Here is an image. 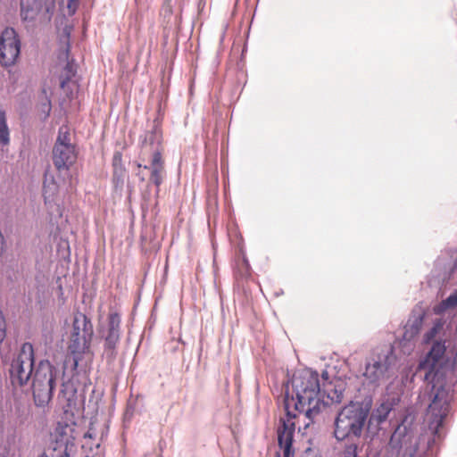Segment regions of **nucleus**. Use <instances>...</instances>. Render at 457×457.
Segmentation results:
<instances>
[{
    "label": "nucleus",
    "mask_w": 457,
    "mask_h": 457,
    "mask_svg": "<svg viewBox=\"0 0 457 457\" xmlns=\"http://www.w3.org/2000/svg\"><path fill=\"white\" fill-rule=\"evenodd\" d=\"M294 395L285 400L286 416L281 419L282 428H295L299 421L304 422L308 428L314 423L317 414L322 407L342 400V393L332 388V385H322L319 374L309 369L297 370L291 380Z\"/></svg>",
    "instance_id": "obj_1"
},
{
    "label": "nucleus",
    "mask_w": 457,
    "mask_h": 457,
    "mask_svg": "<svg viewBox=\"0 0 457 457\" xmlns=\"http://www.w3.org/2000/svg\"><path fill=\"white\" fill-rule=\"evenodd\" d=\"M445 353V340L436 341L418 366V370L426 371L424 379L432 384L435 391L425 416L428 428H440L449 413L453 371Z\"/></svg>",
    "instance_id": "obj_2"
},
{
    "label": "nucleus",
    "mask_w": 457,
    "mask_h": 457,
    "mask_svg": "<svg viewBox=\"0 0 457 457\" xmlns=\"http://www.w3.org/2000/svg\"><path fill=\"white\" fill-rule=\"evenodd\" d=\"M56 380V370L46 360L39 361L32 377V390L35 403L45 407L53 396Z\"/></svg>",
    "instance_id": "obj_3"
},
{
    "label": "nucleus",
    "mask_w": 457,
    "mask_h": 457,
    "mask_svg": "<svg viewBox=\"0 0 457 457\" xmlns=\"http://www.w3.org/2000/svg\"><path fill=\"white\" fill-rule=\"evenodd\" d=\"M59 400L62 404L64 428L79 426L80 411L84 406V397L79 395L73 384L63 382L59 395Z\"/></svg>",
    "instance_id": "obj_4"
},
{
    "label": "nucleus",
    "mask_w": 457,
    "mask_h": 457,
    "mask_svg": "<svg viewBox=\"0 0 457 457\" xmlns=\"http://www.w3.org/2000/svg\"><path fill=\"white\" fill-rule=\"evenodd\" d=\"M77 160L75 145L71 141L68 127L59 129L58 137L53 149V162L58 171L69 170Z\"/></svg>",
    "instance_id": "obj_5"
},
{
    "label": "nucleus",
    "mask_w": 457,
    "mask_h": 457,
    "mask_svg": "<svg viewBox=\"0 0 457 457\" xmlns=\"http://www.w3.org/2000/svg\"><path fill=\"white\" fill-rule=\"evenodd\" d=\"M34 370V350L30 343H24L19 355L11 365V377L13 383L21 386L26 384L32 377Z\"/></svg>",
    "instance_id": "obj_6"
},
{
    "label": "nucleus",
    "mask_w": 457,
    "mask_h": 457,
    "mask_svg": "<svg viewBox=\"0 0 457 457\" xmlns=\"http://www.w3.org/2000/svg\"><path fill=\"white\" fill-rule=\"evenodd\" d=\"M395 357L390 350L374 353L366 363L363 376L370 384H379L389 377Z\"/></svg>",
    "instance_id": "obj_7"
},
{
    "label": "nucleus",
    "mask_w": 457,
    "mask_h": 457,
    "mask_svg": "<svg viewBox=\"0 0 457 457\" xmlns=\"http://www.w3.org/2000/svg\"><path fill=\"white\" fill-rule=\"evenodd\" d=\"M54 9L55 0H21V15L25 21L47 22Z\"/></svg>",
    "instance_id": "obj_8"
},
{
    "label": "nucleus",
    "mask_w": 457,
    "mask_h": 457,
    "mask_svg": "<svg viewBox=\"0 0 457 457\" xmlns=\"http://www.w3.org/2000/svg\"><path fill=\"white\" fill-rule=\"evenodd\" d=\"M368 413L369 408H364L359 403H351L338 413L335 421L336 428H363Z\"/></svg>",
    "instance_id": "obj_9"
},
{
    "label": "nucleus",
    "mask_w": 457,
    "mask_h": 457,
    "mask_svg": "<svg viewBox=\"0 0 457 457\" xmlns=\"http://www.w3.org/2000/svg\"><path fill=\"white\" fill-rule=\"evenodd\" d=\"M21 42L16 31L6 28L0 36V62L3 66L14 64L20 55Z\"/></svg>",
    "instance_id": "obj_10"
},
{
    "label": "nucleus",
    "mask_w": 457,
    "mask_h": 457,
    "mask_svg": "<svg viewBox=\"0 0 457 457\" xmlns=\"http://www.w3.org/2000/svg\"><path fill=\"white\" fill-rule=\"evenodd\" d=\"M399 402L400 398L396 395L385 397L380 404L372 411L367 428L378 427L384 423L391 413L395 414V406Z\"/></svg>",
    "instance_id": "obj_11"
},
{
    "label": "nucleus",
    "mask_w": 457,
    "mask_h": 457,
    "mask_svg": "<svg viewBox=\"0 0 457 457\" xmlns=\"http://www.w3.org/2000/svg\"><path fill=\"white\" fill-rule=\"evenodd\" d=\"M120 318L118 313L111 312L108 315L106 328L102 329V336L104 337L105 352L110 356H113L114 349L120 339Z\"/></svg>",
    "instance_id": "obj_12"
},
{
    "label": "nucleus",
    "mask_w": 457,
    "mask_h": 457,
    "mask_svg": "<svg viewBox=\"0 0 457 457\" xmlns=\"http://www.w3.org/2000/svg\"><path fill=\"white\" fill-rule=\"evenodd\" d=\"M446 337L445 321L436 320L433 327L424 335V342L434 344L436 341H444Z\"/></svg>",
    "instance_id": "obj_13"
},
{
    "label": "nucleus",
    "mask_w": 457,
    "mask_h": 457,
    "mask_svg": "<svg viewBox=\"0 0 457 457\" xmlns=\"http://www.w3.org/2000/svg\"><path fill=\"white\" fill-rule=\"evenodd\" d=\"M92 337H88V332L82 334L71 333L69 349L73 353L85 352L89 347Z\"/></svg>",
    "instance_id": "obj_14"
},
{
    "label": "nucleus",
    "mask_w": 457,
    "mask_h": 457,
    "mask_svg": "<svg viewBox=\"0 0 457 457\" xmlns=\"http://www.w3.org/2000/svg\"><path fill=\"white\" fill-rule=\"evenodd\" d=\"M293 438L294 430H279L278 440L283 457H294Z\"/></svg>",
    "instance_id": "obj_15"
},
{
    "label": "nucleus",
    "mask_w": 457,
    "mask_h": 457,
    "mask_svg": "<svg viewBox=\"0 0 457 457\" xmlns=\"http://www.w3.org/2000/svg\"><path fill=\"white\" fill-rule=\"evenodd\" d=\"M61 439H58V436H55L56 441L52 444L51 451L49 455H43L40 457H71L70 452L71 451L72 446L69 445L67 442L63 440V433H60Z\"/></svg>",
    "instance_id": "obj_16"
},
{
    "label": "nucleus",
    "mask_w": 457,
    "mask_h": 457,
    "mask_svg": "<svg viewBox=\"0 0 457 457\" xmlns=\"http://www.w3.org/2000/svg\"><path fill=\"white\" fill-rule=\"evenodd\" d=\"M140 141L143 148H146L149 145L154 152L155 149H160L162 133L158 128L154 127L152 130L145 132L141 137Z\"/></svg>",
    "instance_id": "obj_17"
},
{
    "label": "nucleus",
    "mask_w": 457,
    "mask_h": 457,
    "mask_svg": "<svg viewBox=\"0 0 457 457\" xmlns=\"http://www.w3.org/2000/svg\"><path fill=\"white\" fill-rule=\"evenodd\" d=\"M86 332H88V337L93 336L92 324L84 314L79 313L75 316L73 320L72 333L83 335L84 333L86 334Z\"/></svg>",
    "instance_id": "obj_18"
},
{
    "label": "nucleus",
    "mask_w": 457,
    "mask_h": 457,
    "mask_svg": "<svg viewBox=\"0 0 457 457\" xmlns=\"http://www.w3.org/2000/svg\"><path fill=\"white\" fill-rule=\"evenodd\" d=\"M44 197L46 200H53L59 191V186L54 180V176L46 175L44 181Z\"/></svg>",
    "instance_id": "obj_19"
},
{
    "label": "nucleus",
    "mask_w": 457,
    "mask_h": 457,
    "mask_svg": "<svg viewBox=\"0 0 457 457\" xmlns=\"http://www.w3.org/2000/svg\"><path fill=\"white\" fill-rule=\"evenodd\" d=\"M10 131L6 121L5 112L0 110V145H8Z\"/></svg>",
    "instance_id": "obj_20"
},
{
    "label": "nucleus",
    "mask_w": 457,
    "mask_h": 457,
    "mask_svg": "<svg viewBox=\"0 0 457 457\" xmlns=\"http://www.w3.org/2000/svg\"><path fill=\"white\" fill-rule=\"evenodd\" d=\"M71 29H72V27L71 25L66 24L62 28V32L60 34V39H61L62 43L64 45V46H65V50L62 53H61V54L59 55V59L60 60L65 61V60L68 59L69 37H70Z\"/></svg>",
    "instance_id": "obj_21"
},
{
    "label": "nucleus",
    "mask_w": 457,
    "mask_h": 457,
    "mask_svg": "<svg viewBox=\"0 0 457 457\" xmlns=\"http://www.w3.org/2000/svg\"><path fill=\"white\" fill-rule=\"evenodd\" d=\"M162 167H164V162L162 157L161 150L155 149L154 152L153 153L150 164L145 165L144 169L149 170L152 172L159 169H162Z\"/></svg>",
    "instance_id": "obj_22"
},
{
    "label": "nucleus",
    "mask_w": 457,
    "mask_h": 457,
    "mask_svg": "<svg viewBox=\"0 0 457 457\" xmlns=\"http://www.w3.org/2000/svg\"><path fill=\"white\" fill-rule=\"evenodd\" d=\"M457 306V289L454 290L446 299L443 300L436 307L437 312H445Z\"/></svg>",
    "instance_id": "obj_23"
},
{
    "label": "nucleus",
    "mask_w": 457,
    "mask_h": 457,
    "mask_svg": "<svg viewBox=\"0 0 457 457\" xmlns=\"http://www.w3.org/2000/svg\"><path fill=\"white\" fill-rule=\"evenodd\" d=\"M361 430H334V436L337 440H353L359 437Z\"/></svg>",
    "instance_id": "obj_24"
},
{
    "label": "nucleus",
    "mask_w": 457,
    "mask_h": 457,
    "mask_svg": "<svg viewBox=\"0 0 457 457\" xmlns=\"http://www.w3.org/2000/svg\"><path fill=\"white\" fill-rule=\"evenodd\" d=\"M164 176V167L151 172L150 180L158 187L162 184Z\"/></svg>",
    "instance_id": "obj_25"
},
{
    "label": "nucleus",
    "mask_w": 457,
    "mask_h": 457,
    "mask_svg": "<svg viewBox=\"0 0 457 457\" xmlns=\"http://www.w3.org/2000/svg\"><path fill=\"white\" fill-rule=\"evenodd\" d=\"M91 438H92V434L89 431L85 433V435H84L85 441L83 443V447L89 448L90 450H92V444L90 443Z\"/></svg>",
    "instance_id": "obj_26"
},
{
    "label": "nucleus",
    "mask_w": 457,
    "mask_h": 457,
    "mask_svg": "<svg viewBox=\"0 0 457 457\" xmlns=\"http://www.w3.org/2000/svg\"><path fill=\"white\" fill-rule=\"evenodd\" d=\"M355 450L356 446L353 445L347 446L345 452V457H356Z\"/></svg>",
    "instance_id": "obj_27"
},
{
    "label": "nucleus",
    "mask_w": 457,
    "mask_h": 457,
    "mask_svg": "<svg viewBox=\"0 0 457 457\" xmlns=\"http://www.w3.org/2000/svg\"><path fill=\"white\" fill-rule=\"evenodd\" d=\"M78 6V0H68V9L69 12L73 14L77 9Z\"/></svg>",
    "instance_id": "obj_28"
},
{
    "label": "nucleus",
    "mask_w": 457,
    "mask_h": 457,
    "mask_svg": "<svg viewBox=\"0 0 457 457\" xmlns=\"http://www.w3.org/2000/svg\"><path fill=\"white\" fill-rule=\"evenodd\" d=\"M66 79H69L71 76L74 75V71H73V69H72V64L68 62L66 64Z\"/></svg>",
    "instance_id": "obj_29"
},
{
    "label": "nucleus",
    "mask_w": 457,
    "mask_h": 457,
    "mask_svg": "<svg viewBox=\"0 0 457 457\" xmlns=\"http://www.w3.org/2000/svg\"><path fill=\"white\" fill-rule=\"evenodd\" d=\"M399 431H400V430L395 429V432H394V434H393V435H392V436H391V442H392V443L395 440V438H396L397 436H402V434H401V433H399V434H398V432H399Z\"/></svg>",
    "instance_id": "obj_30"
},
{
    "label": "nucleus",
    "mask_w": 457,
    "mask_h": 457,
    "mask_svg": "<svg viewBox=\"0 0 457 457\" xmlns=\"http://www.w3.org/2000/svg\"><path fill=\"white\" fill-rule=\"evenodd\" d=\"M404 422L405 420L402 421L400 424L395 425V428L400 429L402 427L403 428H407L406 426L404 425Z\"/></svg>",
    "instance_id": "obj_31"
},
{
    "label": "nucleus",
    "mask_w": 457,
    "mask_h": 457,
    "mask_svg": "<svg viewBox=\"0 0 457 457\" xmlns=\"http://www.w3.org/2000/svg\"><path fill=\"white\" fill-rule=\"evenodd\" d=\"M321 377H322V378L324 380H328V373L327 371H323Z\"/></svg>",
    "instance_id": "obj_32"
},
{
    "label": "nucleus",
    "mask_w": 457,
    "mask_h": 457,
    "mask_svg": "<svg viewBox=\"0 0 457 457\" xmlns=\"http://www.w3.org/2000/svg\"><path fill=\"white\" fill-rule=\"evenodd\" d=\"M92 457H101V454H99L98 453H96V454H94Z\"/></svg>",
    "instance_id": "obj_33"
},
{
    "label": "nucleus",
    "mask_w": 457,
    "mask_h": 457,
    "mask_svg": "<svg viewBox=\"0 0 457 457\" xmlns=\"http://www.w3.org/2000/svg\"><path fill=\"white\" fill-rule=\"evenodd\" d=\"M99 447H100V444H99V443H96V448L98 450V449H99Z\"/></svg>",
    "instance_id": "obj_34"
},
{
    "label": "nucleus",
    "mask_w": 457,
    "mask_h": 457,
    "mask_svg": "<svg viewBox=\"0 0 457 457\" xmlns=\"http://www.w3.org/2000/svg\"><path fill=\"white\" fill-rule=\"evenodd\" d=\"M65 84V81H62V87H63Z\"/></svg>",
    "instance_id": "obj_35"
},
{
    "label": "nucleus",
    "mask_w": 457,
    "mask_h": 457,
    "mask_svg": "<svg viewBox=\"0 0 457 457\" xmlns=\"http://www.w3.org/2000/svg\"><path fill=\"white\" fill-rule=\"evenodd\" d=\"M74 365H75V367L78 365V361H74Z\"/></svg>",
    "instance_id": "obj_36"
},
{
    "label": "nucleus",
    "mask_w": 457,
    "mask_h": 457,
    "mask_svg": "<svg viewBox=\"0 0 457 457\" xmlns=\"http://www.w3.org/2000/svg\"><path fill=\"white\" fill-rule=\"evenodd\" d=\"M86 457H89V456L87 455Z\"/></svg>",
    "instance_id": "obj_37"
}]
</instances>
